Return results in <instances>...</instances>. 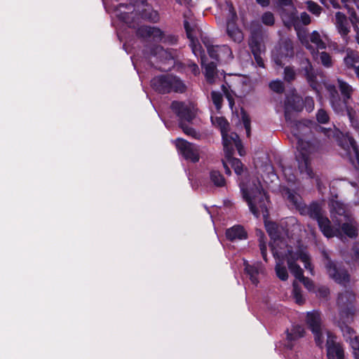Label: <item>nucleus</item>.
I'll return each mask as SVG.
<instances>
[{
  "label": "nucleus",
  "mask_w": 359,
  "mask_h": 359,
  "mask_svg": "<svg viewBox=\"0 0 359 359\" xmlns=\"http://www.w3.org/2000/svg\"><path fill=\"white\" fill-rule=\"evenodd\" d=\"M306 109L310 112L314 109V101L311 97H306L304 100Z\"/></svg>",
  "instance_id": "45"
},
{
  "label": "nucleus",
  "mask_w": 359,
  "mask_h": 359,
  "mask_svg": "<svg viewBox=\"0 0 359 359\" xmlns=\"http://www.w3.org/2000/svg\"><path fill=\"white\" fill-rule=\"evenodd\" d=\"M353 251H354V253H355V260H357L358 259H359V250L358 249L355 247L353 248Z\"/></svg>",
  "instance_id": "53"
},
{
  "label": "nucleus",
  "mask_w": 359,
  "mask_h": 359,
  "mask_svg": "<svg viewBox=\"0 0 359 359\" xmlns=\"http://www.w3.org/2000/svg\"><path fill=\"white\" fill-rule=\"evenodd\" d=\"M304 334V329L300 325H294L292 327L287 331V346L289 348H292L293 346V341H295L298 339L302 337Z\"/></svg>",
  "instance_id": "26"
},
{
  "label": "nucleus",
  "mask_w": 359,
  "mask_h": 359,
  "mask_svg": "<svg viewBox=\"0 0 359 359\" xmlns=\"http://www.w3.org/2000/svg\"><path fill=\"white\" fill-rule=\"evenodd\" d=\"M276 259V263L275 266V271L277 277L285 281L288 278V273L286 267L284 266V261L287 262L288 264V257L287 252L285 253V255H283L280 257L273 256Z\"/></svg>",
  "instance_id": "22"
},
{
  "label": "nucleus",
  "mask_w": 359,
  "mask_h": 359,
  "mask_svg": "<svg viewBox=\"0 0 359 359\" xmlns=\"http://www.w3.org/2000/svg\"><path fill=\"white\" fill-rule=\"evenodd\" d=\"M259 248H260L261 254L262 255L263 259L265 261H267V259H266V243L264 241H262V240H260V241H259Z\"/></svg>",
  "instance_id": "46"
},
{
  "label": "nucleus",
  "mask_w": 359,
  "mask_h": 359,
  "mask_svg": "<svg viewBox=\"0 0 359 359\" xmlns=\"http://www.w3.org/2000/svg\"><path fill=\"white\" fill-rule=\"evenodd\" d=\"M293 296L298 304H303L304 298L296 281L293 283Z\"/></svg>",
  "instance_id": "35"
},
{
  "label": "nucleus",
  "mask_w": 359,
  "mask_h": 359,
  "mask_svg": "<svg viewBox=\"0 0 359 359\" xmlns=\"http://www.w3.org/2000/svg\"><path fill=\"white\" fill-rule=\"evenodd\" d=\"M222 163H223L224 168L225 169L226 174L230 175L231 170H230V168H229V163H228L227 159L225 158V159L222 161Z\"/></svg>",
  "instance_id": "50"
},
{
  "label": "nucleus",
  "mask_w": 359,
  "mask_h": 359,
  "mask_svg": "<svg viewBox=\"0 0 359 359\" xmlns=\"http://www.w3.org/2000/svg\"><path fill=\"white\" fill-rule=\"evenodd\" d=\"M150 55L151 56L156 57L161 62L168 64V67H163V69L168 70L175 64L177 50L175 49H164L161 46H156L151 48Z\"/></svg>",
  "instance_id": "11"
},
{
  "label": "nucleus",
  "mask_w": 359,
  "mask_h": 359,
  "mask_svg": "<svg viewBox=\"0 0 359 359\" xmlns=\"http://www.w3.org/2000/svg\"><path fill=\"white\" fill-rule=\"evenodd\" d=\"M137 35L147 41L162 42L168 45L176 43L177 39L172 34H166L156 27L142 26L137 29Z\"/></svg>",
  "instance_id": "10"
},
{
  "label": "nucleus",
  "mask_w": 359,
  "mask_h": 359,
  "mask_svg": "<svg viewBox=\"0 0 359 359\" xmlns=\"http://www.w3.org/2000/svg\"><path fill=\"white\" fill-rule=\"evenodd\" d=\"M227 98H228V100H229V104H230V106H231V107H232V105H233V102H232V100H231V98H230V97H229V95H227Z\"/></svg>",
  "instance_id": "55"
},
{
  "label": "nucleus",
  "mask_w": 359,
  "mask_h": 359,
  "mask_svg": "<svg viewBox=\"0 0 359 359\" xmlns=\"http://www.w3.org/2000/svg\"><path fill=\"white\" fill-rule=\"evenodd\" d=\"M341 146L346 155L356 169H359V153L354 139L348 135L344 137Z\"/></svg>",
  "instance_id": "16"
},
{
  "label": "nucleus",
  "mask_w": 359,
  "mask_h": 359,
  "mask_svg": "<svg viewBox=\"0 0 359 359\" xmlns=\"http://www.w3.org/2000/svg\"><path fill=\"white\" fill-rule=\"evenodd\" d=\"M317 121L320 123H326L329 121V116L324 109H319L316 114Z\"/></svg>",
  "instance_id": "41"
},
{
  "label": "nucleus",
  "mask_w": 359,
  "mask_h": 359,
  "mask_svg": "<svg viewBox=\"0 0 359 359\" xmlns=\"http://www.w3.org/2000/svg\"><path fill=\"white\" fill-rule=\"evenodd\" d=\"M206 48H207V50H208V52L210 55V56L213 58V59H217L218 58V53H219V46H210L208 44H206L205 43Z\"/></svg>",
  "instance_id": "42"
},
{
  "label": "nucleus",
  "mask_w": 359,
  "mask_h": 359,
  "mask_svg": "<svg viewBox=\"0 0 359 359\" xmlns=\"http://www.w3.org/2000/svg\"><path fill=\"white\" fill-rule=\"evenodd\" d=\"M344 314H346V319L345 320H342L341 323L339 322V326L341 328L346 341H348L349 339L352 338L355 334L353 330L346 324L351 320V316L349 315L348 311H341V316L343 317Z\"/></svg>",
  "instance_id": "27"
},
{
  "label": "nucleus",
  "mask_w": 359,
  "mask_h": 359,
  "mask_svg": "<svg viewBox=\"0 0 359 359\" xmlns=\"http://www.w3.org/2000/svg\"><path fill=\"white\" fill-rule=\"evenodd\" d=\"M151 85L153 89L160 93H168L172 91L182 93L186 88L179 78L171 74L154 77L151 81Z\"/></svg>",
  "instance_id": "8"
},
{
  "label": "nucleus",
  "mask_w": 359,
  "mask_h": 359,
  "mask_svg": "<svg viewBox=\"0 0 359 359\" xmlns=\"http://www.w3.org/2000/svg\"><path fill=\"white\" fill-rule=\"evenodd\" d=\"M348 13L350 15V20L351 21L352 24L358 21V18L355 11L348 9Z\"/></svg>",
  "instance_id": "48"
},
{
  "label": "nucleus",
  "mask_w": 359,
  "mask_h": 359,
  "mask_svg": "<svg viewBox=\"0 0 359 359\" xmlns=\"http://www.w3.org/2000/svg\"><path fill=\"white\" fill-rule=\"evenodd\" d=\"M184 28L186 29L188 38L191 40V46L194 54L197 57L200 56L201 57V64L203 65L204 57L203 55V53L201 50V46L197 41H195V36L192 33L194 32V29H193L192 30L189 22L187 20L184 21Z\"/></svg>",
  "instance_id": "21"
},
{
  "label": "nucleus",
  "mask_w": 359,
  "mask_h": 359,
  "mask_svg": "<svg viewBox=\"0 0 359 359\" xmlns=\"http://www.w3.org/2000/svg\"><path fill=\"white\" fill-rule=\"evenodd\" d=\"M226 7L229 15L226 22V32L228 36L235 42L241 43L243 40V34L241 30L235 25L237 19L236 13L231 4H227Z\"/></svg>",
  "instance_id": "14"
},
{
  "label": "nucleus",
  "mask_w": 359,
  "mask_h": 359,
  "mask_svg": "<svg viewBox=\"0 0 359 359\" xmlns=\"http://www.w3.org/2000/svg\"><path fill=\"white\" fill-rule=\"evenodd\" d=\"M284 74V79L287 81H291L294 80L296 75L294 70L290 67L285 68Z\"/></svg>",
  "instance_id": "44"
},
{
  "label": "nucleus",
  "mask_w": 359,
  "mask_h": 359,
  "mask_svg": "<svg viewBox=\"0 0 359 359\" xmlns=\"http://www.w3.org/2000/svg\"><path fill=\"white\" fill-rule=\"evenodd\" d=\"M235 148L236 149V144H233L231 143V148H229L228 150L224 148V151L225 153V157L227 159L229 165H231V166L233 168L234 172L237 175H241L243 172V164L239 159L232 157V154Z\"/></svg>",
  "instance_id": "24"
},
{
  "label": "nucleus",
  "mask_w": 359,
  "mask_h": 359,
  "mask_svg": "<svg viewBox=\"0 0 359 359\" xmlns=\"http://www.w3.org/2000/svg\"><path fill=\"white\" fill-rule=\"evenodd\" d=\"M211 182L217 187H222L225 184V180L222 174L217 170H212L210 173Z\"/></svg>",
  "instance_id": "32"
},
{
  "label": "nucleus",
  "mask_w": 359,
  "mask_h": 359,
  "mask_svg": "<svg viewBox=\"0 0 359 359\" xmlns=\"http://www.w3.org/2000/svg\"><path fill=\"white\" fill-rule=\"evenodd\" d=\"M283 173L285 180L289 182L294 184L296 181V175L293 169L290 166L283 168Z\"/></svg>",
  "instance_id": "33"
},
{
  "label": "nucleus",
  "mask_w": 359,
  "mask_h": 359,
  "mask_svg": "<svg viewBox=\"0 0 359 359\" xmlns=\"http://www.w3.org/2000/svg\"><path fill=\"white\" fill-rule=\"evenodd\" d=\"M274 17L271 12H266L262 16V22L265 25L271 26L274 24Z\"/></svg>",
  "instance_id": "39"
},
{
  "label": "nucleus",
  "mask_w": 359,
  "mask_h": 359,
  "mask_svg": "<svg viewBox=\"0 0 359 359\" xmlns=\"http://www.w3.org/2000/svg\"><path fill=\"white\" fill-rule=\"evenodd\" d=\"M245 270L249 275L250 279L252 284L257 285L259 283L257 276L259 273L263 271V267L261 264H256L254 265H250L248 264H245Z\"/></svg>",
  "instance_id": "28"
},
{
  "label": "nucleus",
  "mask_w": 359,
  "mask_h": 359,
  "mask_svg": "<svg viewBox=\"0 0 359 359\" xmlns=\"http://www.w3.org/2000/svg\"><path fill=\"white\" fill-rule=\"evenodd\" d=\"M243 197L248 205L250 212L258 217L262 213L264 218V224L267 233L271 238V248L273 256L281 257L287 252V257L297 255L300 257L304 268L313 274V267L311 263V257L306 248L300 245L299 242L296 245H292L291 240L287 241L285 238L286 232L282 226L275 222L268 221L267 197L264 192L260 182L257 178H253L248 182H243L240 184Z\"/></svg>",
  "instance_id": "1"
},
{
  "label": "nucleus",
  "mask_w": 359,
  "mask_h": 359,
  "mask_svg": "<svg viewBox=\"0 0 359 359\" xmlns=\"http://www.w3.org/2000/svg\"><path fill=\"white\" fill-rule=\"evenodd\" d=\"M306 323L314 335L316 344L323 348L326 341L327 356L328 359H344V350L337 341L333 333L323 327L319 312L313 311L307 313Z\"/></svg>",
  "instance_id": "4"
},
{
  "label": "nucleus",
  "mask_w": 359,
  "mask_h": 359,
  "mask_svg": "<svg viewBox=\"0 0 359 359\" xmlns=\"http://www.w3.org/2000/svg\"><path fill=\"white\" fill-rule=\"evenodd\" d=\"M354 29L356 32L355 39H356L358 43L359 44V32H358V27L354 26Z\"/></svg>",
  "instance_id": "54"
},
{
  "label": "nucleus",
  "mask_w": 359,
  "mask_h": 359,
  "mask_svg": "<svg viewBox=\"0 0 359 359\" xmlns=\"http://www.w3.org/2000/svg\"><path fill=\"white\" fill-rule=\"evenodd\" d=\"M332 3L334 8H338V4L335 3L334 1H332Z\"/></svg>",
  "instance_id": "56"
},
{
  "label": "nucleus",
  "mask_w": 359,
  "mask_h": 359,
  "mask_svg": "<svg viewBox=\"0 0 359 359\" xmlns=\"http://www.w3.org/2000/svg\"><path fill=\"white\" fill-rule=\"evenodd\" d=\"M297 260L301 261V259L297 255H294L293 257H290L288 258L289 270L297 279H298L300 282H302L304 284V285L308 290L315 291L314 284L313 281L304 276L302 269L296 263Z\"/></svg>",
  "instance_id": "17"
},
{
  "label": "nucleus",
  "mask_w": 359,
  "mask_h": 359,
  "mask_svg": "<svg viewBox=\"0 0 359 359\" xmlns=\"http://www.w3.org/2000/svg\"><path fill=\"white\" fill-rule=\"evenodd\" d=\"M355 300V295L351 291H345L339 295L337 303L341 307H346L352 304Z\"/></svg>",
  "instance_id": "29"
},
{
  "label": "nucleus",
  "mask_w": 359,
  "mask_h": 359,
  "mask_svg": "<svg viewBox=\"0 0 359 359\" xmlns=\"http://www.w3.org/2000/svg\"><path fill=\"white\" fill-rule=\"evenodd\" d=\"M320 60L321 63L326 67H330L332 66V59L330 55L325 53V52H321L320 53Z\"/></svg>",
  "instance_id": "40"
},
{
  "label": "nucleus",
  "mask_w": 359,
  "mask_h": 359,
  "mask_svg": "<svg viewBox=\"0 0 359 359\" xmlns=\"http://www.w3.org/2000/svg\"><path fill=\"white\" fill-rule=\"evenodd\" d=\"M325 266L329 276L339 284L347 283L349 281V276L346 271L331 261L326 255H325Z\"/></svg>",
  "instance_id": "13"
},
{
  "label": "nucleus",
  "mask_w": 359,
  "mask_h": 359,
  "mask_svg": "<svg viewBox=\"0 0 359 359\" xmlns=\"http://www.w3.org/2000/svg\"><path fill=\"white\" fill-rule=\"evenodd\" d=\"M301 68L302 70L304 71L307 81L310 83L311 86L313 89L317 90L318 85L316 81V74L308 59H304L302 61Z\"/></svg>",
  "instance_id": "23"
},
{
  "label": "nucleus",
  "mask_w": 359,
  "mask_h": 359,
  "mask_svg": "<svg viewBox=\"0 0 359 359\" xmlns=\"http://www.w3.org/2000/svg\"><path fill=\"white\" fill-rule=\"evenodd\" d=\"M316 293L318 294V295H319L320 297H325L328 295L329 294V290L327 287H320L318 290L316 291Z\"/></svg>",
  "instance_id": "47"
},
{
  "label": "nucleus",
  "mask_w": 359,
  "mask_h": 359,
  "mask_svg": "<svg viewBox=\"0 0 359 359\" xmlns=\"http://www.w3.org/2000/svg\"><path fill=\"white\" fill-rule=\"evenodd\" d=\"M226 236L231 241L244 240L247 238V232L242 226L235 225L226 230Z\"/></svg>",
  "instance_id": "25"
},
{
  "label": "nucleus",
  "mask_w": 359,
  "mask_h": 359,
  "mask_svg": "<svg viewBox=\"0 0 359 359\" xmlns=\"http://www.w3.org/2000/svg\"><path fill=\"white\" fill-rule=\"evenodd\" d=\"M212 124L220 130L223 140L224 148L226 150L231 148V144H236V149L240 156H243L245 152L238 135L235 133H229V123L226 120L221 116H212Z\"/></svg>",
  "instance_id": "9"
},
{
  "label": "nucleus",
  "mask_w": 359,
  "mask_h": 359,
  "mask_svg": "<svg viewBox=\"0 0 359 359\" xmlns=\"http://www.w3.org/2000/svg\"><path fill=\"white\" fill-rule=\"evenodd\" d=\"M212 100L215 105L217 110L222 107V95L220 93L217 91H212L211 93Z\"/></svg>",
  "instance_id": "38"
},
{
  "label": "nucleus",
  "mask_w": 359,
  "mask_h": 359,
  "mask_svg": "<svg viewBox=\"0 0 359 359\" xmlns=\"http://www.w3.org/2000/svg\"><path fill=\"white\" fill-rule=\"evenodd\" d=\"M219 53L218 58L216 59L217 60H222L224 62H227L229 60L232 59L233 54L231 48L226 46V45H222L219 46V48L218 49Z\"/></svg>",
  "instance_id": "31"
},
{
  "label": "nucleus",
  "mask_w": 359,
  "mask_h": 359,
  "mask_svg": "<svg viewBox=\"0 0 359 359\" xmlns=\"http://www.w3.org/2000/svg\"><path fill=\"white\" fill-rule=\"evenodd\" d=\"M334 25L339 34L347 41L348 34L350 32V26L346 16L341 12H337L335 14Z\"/></svg>",
  "instance_id": "19"
},
{
  "label": "nucleus",
  "mask_w": 359,
  "mask_h": 359,
  "mask_svg": "<svg viewBox=\"0 0 359 359\" xmlns=\"http://www.w3.org/2000/svg\"><path fill=\"white\" fill-rule=\"evenodd\" d=\"M307 5V9L312 13L313 14L318 16L321 13V8L320 6H318L316 3L308 1L306 2Z\"/></svg>",
  "instance_id": "36"
},
{
  "label": "nucleus",
  "mask_w": 359,
  "mask_h": 359,
  "mask_svg": "<svg viewBox=\"0 0 359 359\" xmlns=\"http://www.w3.org/2000/svg\"><path fill=\"white\" fill-rule=\"evenodd\" d=\"M302 103L301 97L297 95L287 96L285 103V116L292 134L297 140L296 161L299 174L302 178L307 179L314 177L311 161L318 151L319 145L315 140H304L301 135L307 133L309 128L290 116L291 111H299L302 109Z\"/></svg>",
  "instance_id": "3"
},
{
  "label": "nucleus",
  "mask_w": 359,
  "mask_h": 359,
  "mask_svg": "<svg viewBox=\"0 0 359 359\" xmlns=\"http://www.w3.org/2000/svg\"><path fill=\"white\" fill-rule=\"evenodd\" d=\"M307 39L309 42L312 43L317 49H325L326 48V40L327 37L325 35H320L317 31H313L309 36H307ZM311 46V48L309 49L311 51V53L315 57L316 52L313 48L312 46Z\"/></svg>",
  "instance_id": "20"
},
{
  "label": "nucleus",
  "mask_w": 359,
  "mask_h": 359,
  "mask_svg": "<svg viewBox=\"0 0 359 359\" xmlns=\"http://www.w3.org/2000/svg\"><path fill=\"white\" fill-rule=\"evenodd\" d=\"M249 46L257 65L259 67H264V61L261 54L265 50L264 45L259 40L257 36L252 35L250 40Z\"/></svg>",
  "instance_id": "18"
},
{
  "label": "nucleus",
  "mask_w": 359,
  "mask_h": 359,
  "mask_svg": "<svg viewBox=\"0 0 359 359\" xmlns=\"http://www.w3.org/2000/svg\"><path fill=\"white\" fill-rule=\"evenodd\" d=\"M279 4L283 6H291L292 4V0H278Z\"/></svg>",
  "instance_id": "51"
},
{
  "label": "nucleus",
  "mask_w": 359,
  "mask_h": 359,
  "mask_svg": "<svg viewBox=\"0 0 359 359\" xmlns=\"http://www.w3.org/2000/svg\"><path fill=\"white\" fill-rule=\"evenodd\" d=\"M103 4L108 13L112 11L116 18L124 22L129 27H134L133 20L137 15H140L142 18L153 22H156L158 20V13L154 11L143 0H137L134 5L120 4L118 7L116 8H112L111 6L107 5L104 0H103Z\"/></svg>",
  "instance_id": "5"
},
{
  "label": "nucleus",
  "mask_w": 359,
  "mask_h": 359,
  "mask_svg": "<svg viewBox=\"0 0 359 359\" xmlns=\"http://www.w3.org/2000/svg\"><path fill=\"white\" fill-rule=\"evenodd\" d=\"M269 88L274 92L280 93L284 90L283 83L280 80L272 81L269 83Z\"/></svg>",
  "instance_id": "37"
},
{
  "label": "nucleus",
  "mask_w": 359,
  "mask_h": 359,
  "mask_svg": "<svg viewBox=\"0 0 359 359\" xmlns=\"http://www.w3.org/2000/svg\"><path fill=\"white\" fill-rule=\"evenodd\" d=\"M281 18L285 26L287 27H294L297 31L299 39L302 43L307 48L310 49L311 46L307 39V36L304 30H301L302 25H308L311 22V18L306 12L301 13L300 16L297 15V11L293 8L291 12L283 11L281 13Z\"/></svg>",
  "instance_id": "7"
},
{
  "label": "nucleus",
  "mask_w": 359,
  "mask_h": 359,
  "mask_svg": "<svg viewBox=\"0 0 359 359\" xmlns=\"http://www.w3.org/2000/svg\"><path fill=\"white\" fill-rule=\"evenodd\" d=\"M176 147L180 154L188 161L196 163L199 161V148L183 139L176 140Z\"/></svg>",
  "instance_id": "12"
},
{
  "label": "nucleus",
  "mask_w": 359,
  "mask_h": 359,
  "mask_svg": "<svg viewBox=\"0 0 359 359\" xmlns=\"http://www.w3.org/2000/svg\"><path fill=\"white\" fill-rule=\"evenodd\" d=\"M353 1L357 5V6L359 8V0H353Z\"/></svg>",
  "instance_id": "57"
},
{
  "label": "nucleus",
  "mask_w": 359,
  "mask_h": 359,
  "mask_svg": "<svg viewBox=\"0 0 359 359\" xmlns=\"http://www.w3.org/2000/svg\"><path fill=\"white\" fill-rule=\"evenodd\" d=\"M204 65L205 67V76L206 80L208 83H212L215 81V74H216V64L213 62L208 63Z\"/></svg>",
  "instance_id": "30"
},
{
  "label": "nucleus",
  "mask_w": 359,
  "mask_h": 359,
  "mask_svg": "<svg viewBox=\"0 0 359 359\" xmlns=\"http://www.w3.org/2000/svg\"><path fill=\"white\" fill-rule=\"evenodd\" d=\"M353 349V355L355 359H359V338L354 336L348 341Z\"/></svg>",
  "instance_id": "34"
},
{
  "label": "nucleus",
  "mask_w": 359,
  "mask_h": 359,
  "mask_svg": "<svg viewBox=\"0 0 359 359\" xmlns=\"http://www.w3.org/2000/svg\"><path fill=\"white\" fill-rule=\"evenodd\" d=\"M322 4H325V0H319Z\"/></svg>",
  "instance_id": "58"
},
{
  "label": "nucleus",
  "mask_w": 359,
  "mask_h": 359,
  "mask_svg": "<svg viewBox=\"0 0 359 359\" xmlns=\"http://www.w3.org/2000/svg\"><path fill=\"white\" fill-rule=\"evenodd\" d=\"M190 69L194 75H198L200 73L199 68L195 63L190 65Z\"/></svg>",
  "instance_id": "49"
},
{
  "label": "nucleus",
  "mask_w": 359,
  "mask_h": 359,
  "mask_svg": "<svg viewBox=\"0 0 359 359\" xmlns=\"http://www.w3.org/2000/svg\"><path fill=\"white\" fill-rule=\"evenodd\" d=\"M283 196L287 198L290 205L299 210L301 215H307L318 222L319 228L327 238L341 237L342 233L350 238L357 236V228L355 220L351 217L349 211L341 201L332 199L330 202V212L332 219L337 227L331 225L329 219L324 216L320 206L316 203L309 205H305L301 196L290 187L283 189Z\"/></svg>",
  "instance_id": "2"
},
{
  "label": "nucleus",
  "mask_w": 359,
  "mask_h": 359,
  "mask_svg": "<svg viewBox=\"0 0 359 359\" xmlns=\"http://www.w3.org/2000/svg\"><path fill=\"white\" fill-rule=\"evenodd\" d=\"M171 108L179 117L180 126L183 132L195 139H199L201 137L200 133L187 124L195 117L196 110L194 107L191 104L175 101L172 103Z\"/></svg>",
  "instance_id": "6"
},
{
  "label": "nucleus",
  "mask_w": 359,
  "mask_h": 359,
  "mask_svg": "<svg viewBox=\"0 0 359 359\" xmlns=\"http://www.w3.org/2000/svg\"><path fill=\"white\" fill-rule=\"evenodd\" d=\"M256 1L263 7L267 6L269 4V0H256Z\"/></svg>",
  "instance_id": "52"
},
{
  "label": "nucleus",
  "mask_w": 359,
  "mask_h": 359,
  "mask_svg": "<svg viewBox=\"0 0 359 359\" xmlns=\"http://www.w3.org/2000/svg\"><path fill=\"white\" fill-rule=\"evenodd\" d=\"M242 122L246 130V134L249 137L250 135V119L245 112H242Z\"/></svg>",
  "instance_id": "43"
},
{
  "label": "nucleus",
  "mask_w": 359,
  "mask_h": 359,
  "mask_svg": "<svg viewBox=\"0 0 359 359\" xmlns=\"http://www.w3.org/2000/svg\"><path fill=\"white\" fill-rule=\"evenodd\" d=\"M294 55L293 45L290 40L287 39L282 41L272 53V57L274 62L279 67L284 65L283 61Z\"/></svg>",
  "instance_id": "15"
}]
</instances>
